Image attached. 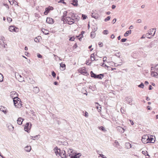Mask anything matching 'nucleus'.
<instances>
[{"label":"nucleus","mask_w":158,"mask_h":158,"mask_svg":"<svg viewBox=\"0 0 158 158\" xmlns=\"http://www.w3.org/2000/svg\"><path fill=\"white\" fill-rule=\"evenodd\" d=\"M23 119L21 117H19L17 120L18 124L19 125H21L22 124V122Z\"/></svg>","instance_id":"14"},{"label":"nucleus","mask_w":158,"mask_h":158,"mask_svg":"<svg viewBox=\"0 0 158 158\" xmlns=\"http://www.w3.org/2000/svg\"><path fill=\"white\" fill-rule=\"evenodd\" d=\"M60 67L63 69L62 70H64L65 68V66H66L65 64H63L62 63H61L60 64Z\"/></svg>","instance_id":"31"},{"label":"nucleus","mask_w":158,"mask_h":158,"mask_svg":"<svg viewBox=\"0 0 158 158\" xmlns=\"http://www.w3.org/2000/svg\"><path fill=\"white\" fill-rule=\"evenodd\" d=\"M66 21H67L68 24L70 25H71L74 23V19L73 18H70L69 19L67 18V17H66Z\"/></svg>","instance_id":"10"},{"label":"nucleus","mask_w":158,"mask_h":158,"mask_svg":"<svg viewBox=\"0 0 158 158\" xmlns=\"http://www.w3.org/2000/svg\"><path fill=\"white\" fill-rule=\"evenodd\" d=\"M141 22V20L140 19H138L136 21L137 23H140Z\"/></svg>","instance_id":"55"},{"label":"nucleus","mask_w":158,"mask_h":158,"mask_svg":"<svg viewBox=\"0 0 158 158\" xmlns=\"http://www.w3.org/2000/svg\"><path fill=\"white\" fill-rule=\"evenodd\" d=\"M85 31H82L81 34H80L83 37V34L84 33Z\"/></svg>","instance_id":"62"},{"label":"nucleus","mask_w":158,"mask_h":158,"mask_svg":"<svg viewBox=\"0 0 158 158\" xmlns=\"http://www.w3.org/2000/svg\"><path fill=\"white\" fill-rule=\"evenodd\" d=\"M9 1L11 5H13L14 3L13 0H9Z\"/></svg>","instance_id":"50"},{"label":"nucleus","mask_w":158,"mask_h":158,"mask_svg":"<svg viewBox=\"0 0 158 158\" xmlns=\"http://www.w3.org/2000/svg\"><path fill=\"white\" fill-rule=\"evenodd\" d=\"M40 36H38V38H35L34 39V41L36 42H39V38L40 37Z\"/></svg>","instance_id":"39"},{"label":"nucleus","mask_w":158,"mask_h":158,"mask_svg":"<svg viewBox=\"0 0 158 158\" xmlns=\"http://www.w3.org/2000/svg\"><path fill=\"white\" fill-rule=\"evenodd\" d=\"M151 75L156 77H158V64L155 66L154 71H151Z\"/></svg>","instance_id":"2"},{"label":"nucleus","mask_w":158,"mask_h":158,"mask_svg":"<svg viewBox=\"0 0 158 158\" xmlns=\"http://www.w3.org/2000/svg\"><path fill=\"white\" fill-rule=\"evenodd\" d=\"M102 33L104 35H107L108 34V31L106 30H104L102 32Z\"/></svg>","instance_id":"40"},{"label":"nucleus","mask_w":158,"mask_h":158,"mask_svg":"<svg viewBox=\"0 0 158 158\" xmlns=\"http://www.w3.org/2000/svg\"><path fill=\"white\" fill-rule=\"evenodd\" d=\"M75 39V38L74 36H73L70 37V38L69 39V40L70 41H74Z\"/></svg>","instance_id":"47"},{"label":"nucleus","mask_w":158,"mask_h":158,"mask_svg":"<svg viewBox=\"0 0 158 158\" xmlns=\"http://www.w3.org/2000/svg\"><path fill=\"white\" fill-rule=\"evenodd\" d=\"M117 130L118 132L121 133H123L124 131V129L120 127H117Z\"/></svg>","instance_id":"16"},{"label":"nucleus","mask_w":158,"mask_h":158,"mask_svg":"<svg viewBox=\"0 0 158 158\" xmlns=\"http://www.w3.org/2000/svg\"><path fill=\"white\" fill-rule=\"evenodd\" d=\"M13 101L15 107L18 108L21 107L22 104L21 99L19 98H17L15 99H14Z\"/></svg>","instance_id":"1"},{"label":"nucleus","mask_w":158,"mask_h":158,"mask_svg":"<svg viewBox=\"0 0 158 158\" xmlns=\"http://www.w3.org/2000/svg\"><path fill=\"white\" fill-rule=\"evenodd\" d=\"M149 137V139H148V143H154L155 141V140L153 138V136L152 135H151L148 136Z\"/></svg>","instance_id":"12"},{"label":"nucleus","mask_w":158,"mask_h":158,"mask_svg":"<svg viewBox=\"0 0 158 158\" xmlns=\"http://www.w3.org/2000/svg\"><path fill=\"white\" fill-rule=\"evenodd\" d=\"M41 30L42 32H43V33L45 35H48L49 34L48 32L49 31L44 28H43Z\"/></svg>","instance_id":"24"},{"label":"nucleus","mask_w":158,"mask_h":158,"mask_svg":"<svg viewBox=\"0 0 158 158\" xmlns=\"http://www.w3.org/2000/svg\"><path fill=\"white\" fill-rule=\"evenodd\" d=\"M85 116L86 117L88 116V114L87 112H85Z\"/></svg>","instance_id":"63"},{"label":"nucleus","mask_w":158,"mask_h":158,"mask_svg":"<svg viewBox=\"0 0 158 158\" xmlns=\"http://www.w3.org/2000/svg\"><path fill=\"white\" fill-rule=\"evenodd\" d=\"M114 143L116 144V145L114 146L115 147L117 148L119 146V144L117 140H115Z\"/></svg>","instance_id":"33"},{"label":"nucleus","mask_w":158,"mask_h":158,"mask_svg":"<svg viewBox=\"0 0 158 158\" xmlns=\"http://www.w3.org/2000/svg\"><path fill=\"white\" fill-rule=\"evenodd\" d=\"M110 18L111 17L110 16H107L106 18L105 19L104 21L105 22H106L108 21L110 19Z\"/></svg>","instance_id":"38"},{"label":"nucleus","mask_w":158,"mask_h":158,"mask_svg":"<svg viewBox=\"0 0 158 158\" xmlns=\"http://www.w3.org/2000/svg\"><path fill=\"white\" fill-rule=\"evenodd\" d=\"M149 139V137L148 135H143L142 137L141 140L142 142L144 143H148V139Z\"/></svg>","instance_id":"5"},{"label":"nucleus","mask_w":158,"mask_h":158,"mask_svg":"<svg viewBox=\"0 0 158 158\" xmlns=\"http://www.w3.org/2000/svg\"><path fill=\"white\" fill-rule=\"evenodd\" d=\"M125 100L128 102V104L131 105L132 104L131 102L132 101V98L131 97H127L125 98Z\"/></svg>","instance_id":"11"},{"label":"nucleus","mask_w":158,"mask_h":158,"mask_svg":"<svg viewBox=\"0 0 158 158\" xmlns=\"http://www.w3.org/2000/svg\"><path fill=\"white\" fill-rule=\"evenodd\" d=\"M105 67H107V69L108 70H110V69H111V68H111V67L107 66L106 65H105Z\"/></svg>","instance_id":"53"},{"label":"nucleus","mask_w":158,"mask_h":158,"mask_svg":"<svg viewBox=\"0 0 158 158\" xmlns=\"http://www.w3.org/2000/svg\"><path fill=\"white\" fill-rule=\"evenodd\" d=\"M29 123H27L24 126V130L25 131L29 133L31 128V124L30 123V125H29Z\"/></svg>","instance_id":"8"},{"label":"nucleus","mask_w":158,"mask_h":158,"mask_svg":"<svg viewBox=\"0 0 158 158\" xmlns=\"http://www.w3.org/2000/svg\"><path fill=\"white\" fill-rule=\"evenodd\" d=\"M35 16L36 17L39 18L40 17V15L39 13H35Z\"/></svg>","instance_id":"52"},{"label":"nucleus","mask_w":158,"mask_h":158,"mask_svg":"<svg viewBox=\"0 0 158 158\" xmlns=\"http://www.w3.org/2000/svg\"><path fill=\"white\" fill-rule=\"evenodd\" d=\"M131 30L127 31L124 34V36H128V34H131Z\"/></svg>","instance_id":"28"},{"label":"nucleus","mask_w":158,"mask_h":158,"mask_svg":"<svg viewBox=\"0 0 158 158\" xmlns=\"http://www.w3.org/2000/svg\"><path fill=\"white\" fill-rule=\"evenodd\" d=\"M74 153L75 152H73L72 149H69L68 150L67 153H66V158H71Z\"/></svg>","instance_id":"4"},{"label":"nucleus","mask_w":158,"mask_h":158,"mask_svg":"<svg viewBox=\"0 0 158 158\" xmlns=\"http://www.w3.org/2000/svg\"><path fill=\"white\" fill-rule=\"evenodd\" d=\"M10 97L12 98L13 100L17 98H19L18 94L15 91H13L10 93Z\"/></svg>","instance_id":"6"},{"label":"nucleus","mask_w":158,"mask_h":158,"mask_svg":"<svg viewBox=\"0 0 158 158\" xmlns=\"http://www.w3.org/2000/svg\"><path fill=\"white\" fill-rule=\"evenodd\" d=\"M95 31H92L90 33V37L92 38H94L95 35Z\"/></svg>","instance_id":"29"},{"label":"nucleus","mask_w":158,"mask_h":158,"mask_svg":"<svg viewBox=\"0 0 158 158\" xmlns=\"http://www.w3.org/2000/svg\"><path fill=\"white\" fill-rule=\"evenodd\" d=\"M49 8H46L45 10V11L44 12V14L45 15H47L48 14L49 12V11L48 9Z\"/></svg>","instance_id":"32"},{"label":"nucleus","mask_w":158,"mask_h":158,"mask_svg":"<svg viewBox=\"0 0 158 158\" xmlns=\"http://www.w3.org/2000/svg\"><path fill=\"white\" fill-rule=\"evenodd\" d=\"M31 149V147L30 146H27L25 148V150L27 152H29Z\"/></svg>","instance_id":"30"},{"label":"nucleus","mask_w":158,"mask_h":158,"mask_svg":"<svg viewBox=\"0 0 158 158\" xmlns=\"http://www.w3.org/2000/svg\"><path fill=\"white\" fill-rule=\"evenodd\" d=\"M149 35V34L148 33H146V34L145 35V36L147 38L150 39L151 38V37H149V35Z\"/></svg>","instance_id":"56"},{"label":"nucleus","mask_w":158,"mask_h":158,"mask_svg":"<svg viewBox=\"0 0 158 158\" xmlns=\"http://www.w3.org/2000/svg\"><path fill=\"white\" fill-rule=\"evenodd\" d=\"M56 150H55V153H56V154L57 156L59 155L60 156V153H61V150L60 149H58L56 147ZM56 148H55V149H56Z\"/></svg>","instance_id":"17"},{"label":"nucleus","mask_w":158,"mask_h":158,"mask_svg":"<svg viewBox=\"0 0 158 158\" xmlns=\"http://www.w3.org/2000/svg\"><path fill=\"white\" fill-rule=\"evenodd\" d=\"M67 18L69 19H70V18H73L74 19H75L78 20L79 19V17H78V15L72 13H69L68 14V16H67Z\"/></svg>","instance_id":"3"},{"label":"nucleus","mask_w":158,"mask_h":158,"mask_svg":"<svg viewBox=\"0 0 158 158\" xmlns=\"http://www.w3.org/2000/svg\"><path fill=\"white\" fill-rule=\"evenodd\" d=\"M67 11H65L63 12V17H65L67 15Z\"/></svg>","instance_id":"44"},{"label":"nucleus","mask_w":158,"mask_h":158,"mask_svg":"<svg viewBox=\"0 0 158 158\" xmlns=\"http://www.w3.org/2000/svg\"><path fill=\"white\" fill-rule=\"evenodd\" d=\"M46 22L47 23L50 24H53L54 23V20L50 17H47Z\"/></svg>","instance_id":"9"},{"label":"nucleus","mask_w":158,"mask_h":158,"mask_svg":"<svg viewBox=\"0 0 158 158\" xmlns=\"http://www.w3.org/2000/svg\"><path fill=\"white\" fill-rule=\"evenodd\" d=\"M142 153L143 154H144L145 156H149V155L148 153V152L147 151H142Z\"/></svg>","instance_id":"37"},{"label":"nucleus","mask_w":158,"mask_h":158,"mask_svg":"<svg viewBox=\"0 0 158 158\" xmlns=\"http://www.w3.org/2000/svg\"><path fill=\"white\" fill-rule=\"evenodd\" d=\"M58 3H62L64 4H66V3L65 2H64V0H60L58 2Z\"/></svg>","instance_id":"45"},{"label":"nucleus","mask_w":158,"mask_h":158,"mask_svg":"<svg viewBox=\"0 0 158 158\" xmlns=\"http://www.w3.org/2000/svg\"><path fill=\"white\" fill-rule=\"evenodd\" d=\"M127 40V39L126 38H123L120 41L121 42H125Z\"/></svg>","instance_id":"48"},{"label":"nucleus","mask_w":158,"mask_h":158,"mask_svg":"<svg viewBox=\"0 0 158 158\" xmlns=\"http://www.w3.org/2000/svg\"><path fill=\"white\" fill-rule=\"evenodd\" d=\"M3 75L0 73V82H2L3 81Z\"/></svg>","instance_id":"36"},{"label":"nucleus","mask_w":158,"mask_h":158,"mask_svg":"<svg viewBox=\"0 0 158 158\" xmlns=\"http://www.w3.org/2000/svg\"><path fill=\"white\" fill-rule=\"evenodd\" d=\"M7 20L9 22H10L12 21V19L11 18L9 17H7Z\"/></svg>","instance_id":"46"},{"label":"nucleus","mask_w":158,"mask_h":158,"mask_svg":"<svg viewBox=\"0 0 158 158\" xmlns=\"http://www.w3.org/2000/svg\"><path fill=\"white\" fill-rule=\"evenodd\" d=\"M72 1V4L74 6H77L78 5V1L77 0H71Z\"/></svg>","instance_id":"21"},{"label":"nucleus","mask_w":158,"mask_h":158,"mask_svg":"<svg viewBox=\"0 0 158 158\" xmlns=\"http://www.w3.org/2000/svg\"><path fill=\"white\" fill-rule=\"evenodd\" d=\"M3 39H4V37L3 36H2L1 38H0V44L2 46H3V44H5Z\"/></svg>","instance_id":"25"},{"label":"nucleus","mask_w":158,"mask_h":158,"mask_svg":"<svg viewBox=\"0 0 158 158\" xmlns=\"http://www.w3.org/2000/svg\"><path fill=\"white\" fill-rule=\"evenodd\" d=\"M90 74L91 75V77H93L94 78H95V79L96 78L97 75L96 74L94 73L93 72V71H90Z\"/></svg>","instance_id":"23"},{"label":"nucleus","mask_w":158,"mask_h":158,"mask_svg":"<svg viewBox=\"0 0 158 158\" xmlns=\"http://www.w3.org/2000/svg\"><path fill=\"white\" fill-rule=\"evenodd\" d=\"M33 92L35 94L38 93L40 91L39 88L38 87H35L33 88Z\"/></svg>","instance_id":"19"},{"label":"nucleus","mask_w":158,"mask_h":158,"mask_svg":"<svg viewBox=\"0 0 158 158\" xmlns=\"http://www.w3.org/2000/svg\"><path fill=\"white\" fill-rule=\"evenodd\" d=\"M52 74L54 78L56 77V73L54 71L52 72Z\"/></svg>","instance_id":"42"},{"label":"nucleus","mask_w":158,"mask_h":158,"mask_svg":"<svg viewBox=\"0 0 158 158\" xmlns=\"http://www.w3.org/2000/svg\"><path fill=\"white\" fill-rule=\"evenodd\" d=\"M87 17V16L86 15L84 14H82V18L84 20L86 19Z\"/></svg>","instance_id":"43"},{"label":"nucleus","mask_w":158,"mask_h":158,"mask_svg":"<svg viewBox=\"0 0 158 158\" xmlns=\"http://www.w3.org/2000/svg\"><path fill=\"white\" fill-rule=\"evenodd\" d=\"M9 30L11 32H18L19 31V29L14 26H10L9 27Z\"/></svg>","instance_id":"7"},{"label":"nucleus","mask_w":158,"mask_h":158,"mask_svg":"<svg viewBox=\"0 0 158 158\" xmlns=\"http://www.w3.org/2000/svg\"><path fill=\"white\" fill-rule=\"evenodd\" d=\"M81 73H85L86 74H87L88 75V73L85 70H84V71H82Z\"/></svg>","instance_id":"59"},{"label":"nucleus","mask_w":158,"mask_h":158,"mask_svg":"<svg viewBox=\"0 0 158 158\" xmlns=\"http://www.w3.org/2000/svg\"><path fill=\"white\" fill-rule=\"evenodd\" d=\"M37 57L39 58H41L42 56L40 54H38L37 55Z\"/></svg>","instance_id":"61"},{"label":"nucleus","mask_w":158,"mask_h":158,"mask_svg":"<svg viewBox=\"0 0 158 158\" xmlns=\"http://www.w3.org/2000/svg\"><path fill=\"white\" fill-rule=\"evenodd\" d=\"M138 87L139 88H141L142 89L144 87V85L143 82H141L140 84L138 85Z\"/></svg>","instance_id":"34"},{"label":"nucleus","mask_w":158,"mask_h":158,"mask_svg":"<svg viewBox=\"0 0 158 158\" xmlns=\"http://www.w3.org/2000/svg\"><path fill=\"white\" fill-rule=\"evenodd\" d=\"M77 47V43H75V44H74V45L73 46V48L74 49L76 48Z\"/></svg>","instance_id":"57"},{"label":"nucleus","mask_w":158,"mask_h":158,"mask_svg":"<svg viewBox=\"0 0 158 158\" xmlns=\"http://www.w3.org/2000/svg\"><path fill=\"white\" fill-rule=\"evenodd\" d=\"M104 76V75L103 74H99L97 75L96 78L102 79Z\"/></svg>","instance_id":"22"},{"label":"nucleus","mask_w":158,"mask_h":158,"mask_svg":"<svg viewBox=\"0 0 158 158\" xmlns=\"http://www.w3.org/2000/svg\"><path fill=\"white\" fill-rule=\"evenodd\" d=\"M91 16L92 18L96 19H98L99 17V16L98 14L94 13H92Z\"/></svg>","instance_id":"15"},{"label":"nucleus","mask_w":158,"mask_h":158,"mask_svg":"<svg viewBox=\"0 0 158 158\" xmlns=\"http://www.w3.org/2000/svg\"><path fill=\"white\" fill-rule=\"evenodd\" d=\"M38 136V135H36L34 136H32V139L33 140H35L36 139V138Z\"/></svg>","instance_id":"60"},{"label":"nucleus","mask_w":158,"mask_h":158,"mask_svg":"<svg viewBox=\"0 0 158 158\" xmlns=\"http://www.w3.org/2000/svg\"><path fill=\"white\" fill-rule=\"evenodd\" d=\"M0 110L3 112L4 114L6 113V108L3 106H1L0 107Z\"/></svg>","instance_id":"18"},{"label":"nucleus","mask_w":158,"mask_h":158,"mask_svg":"<svg viewBox=\"0 0 158 158\" xmlns=\"http://www.w3.org/2000/svg\"><path fill=\"white\" fill-rule=\"evenodd\" d=\"M99 129L100 130L103 131H106V130H105L104 127L103 126H101L100 127H99Z\"/></svg>","instance_id":"35"},{"label":"nucleus","mask_w":158,"mask_h":158,"mask_svg":"<svg viewBox=\"0 0 158 158\" xmlns=\"http://www.w3.org/2000/svg\"><path fill=\"white\" fill-rule=\"evenodd\" d=\"M155 30H156L155 28H153V29H150L149 30V32H148V34H149V35H151L152 34V32H153V31H154L153 34L151 36H153L154 35V34H155V32L156 31H155Z\"/></svg>","instance_id":"20"},{"label":"nucleus","mask_w":158,"mask_h":158,"mask_svg":"<svg viewBox=\"0 0 158 158\" xmlns=\"http://www.w3.org/2000/svg\"><path fill=\"white\" fill-rule=\"evenodd\" d=\"M76 37L80 41H81V39L82 38V37L81 35L80 34L76 36Z\"/></svg>","instance_id":"41"},{"label":"nucleus","mask_w":158,"mask_h":158,"mask_svg":"<svg viewBox=\"0 0 158 158\" xmlns=\"http://www.w3.org/2000/svg\"><path fill=\"white\" fill-rule=\"evenodd\" d=\"M97 153L99 155L101 154V153H102V152L100 151H98L96 150V151Z\"/></svg>","instance_id":"51"},{"label":"nucleus","mask_w":158,"mask_h":158,"mask_svg":"<svg viewBox=\"0 0 158 158\" xmlns=\"http://www.w3.org/2000/svg\"><path fill=\"white\" fill-rule=\"evenodd\" d=\"M80 154V153L77 154V153L75 152L73 156V157H72L71 158H80L79 156V154Z\"/></svg>","instance_id":"26"},{"label":"nucleus","mask_w":158,"mask_h":158,"mask_svg":"<svg viewBox=\"0 0 158 158\" xmlns=\"http://www.w3.org/2000/svg\"><path fill=\"white\" fill-rule=\"evenodd\" d=\"M90 58L91 60L92 61L94 60H96L94 58V53H93L91 55Z\"/></svg>","instance_id":"27"},{"label":"nucleus","mask_w":158,"mask_h":158,"mask_svg":"<svg viewBox=\"0 0 158 158\" xmlns=\"http://www.w3.org/2000/svg\"><path fill=\"white\" fill-rule=\"evenodd\" d=\"M98 45L99 47H102L103 46V44L102 42H99L98 43Z\"/></svg>","instance_id":"49"},{"label":"nucleus","mask_w":158,"mask_h":158,"mask_svg":"<svg viewBox=\"0 0 158 158\" xmlns=\"http://www.w3.org/2000/svg\"><path fill=\"white\" fill-rule=\"evenodd\" d=\"M62 158H66V153L64 150H62L60 155Z\"/></svg>","instance_id":"13"},{"label":"nucleus","mask_w":158,"mask_h":158,"mask_svg":"<svg viewBox=\"0 0 158 158\" xmlns=\"http://www.w3.org/2000/svg\"><path fill=\"white\" fill-rule=\"evenodd\" d=\"M107 59V57L106 56H104L103 58V61L104 62H105L106 61V60Z\"/></svg>","instance_id":"64"},{"label":"nucleus","mask_w":158,"mask_h":158,"mask_svg":"<svg viewBox=\"0 0 158 158\" xmlns=\"http://www.w3.org/2000/svg\"><path fill=\"white\" fill-rule=\"evenodd\" d=\"M49 8V11L50 10H52L53 9V8L52 6H49L47 8Z\"/></svg>","instance_id":"54"},{"label":"nucleus","mask_w":158,"mask_h":158,"mask_svg":"<svg viewBox=\"0 0 158 158\" xmlns=\"http://www.w3.org/2000/svg\"><path fill=\"white\" fill-rule=\"evenodd\" d=\"M88 60H86V64L87 65H91V63H88Z\"/></svg>","instance_id":"58"}]
</instances>
